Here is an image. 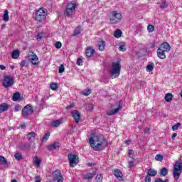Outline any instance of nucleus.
<instances>
[{"mask_svg": "<svg viewBox=\"0 0 182 182\" xmlns=\"http://www.w3.org/2000/svg\"><path fill=\"white\" fill-rule=\"evenodd\" d=\"M170 49H171V46L168 43L165 42L161 44L156 50L158 58L159 59H166V53H168Z\"/></svg>", "mask_w": 182, "mask_h": 182, "instance_id": "f03ea898", "label": "nucleus"}, {"mask_svg": "<svg viewBox=\"0 0 182 182\" xmlns=\"http://www.w3.org/2000/svg\"><path fill=\"white\" fill-rule=\"evenodd\" d=\"M96 182H102L103 181V176L101 174L97 175L95 177Z\"/></svg>", "mask_w": 182, "mask_h": 182, "instance_id": "e433bc0d", "label": "nucleus"}, {"mask_svg": "<svg viewBox=\"0 0 182 182\" xmlns=\"http://www.w3.org/2000/svg\"><path fill=\"white\" fill-rule=\"evenodd\" d=\"M25 65H26V61L23 60V61H21L20 66H21V68H23V66H25Z\"/></svg>", "mask_w": 182, "mask_h": 182, "instance_id": "6e6d98bb", "label": "nucleus"}, {"mask_svg": "<svg viewBox=\"0 0 182 182\" xmlns=\"http://www.w3.org/2000/svg\"><path fill=\"white\" fill-rule=\"evenodd\" d=\"M144 132L146 134H150V128H146Z\"/></svg>", "mask_w": 182, "mask_h": 182, "instance_id": "4d7b16f0", "label": "nucleus"}, {"mask_svg": "<svg viewBox=\"0 0 182 182\" xmlns=\"http://www.w3.org/2000/svg\"><path fill=\"white\" fill-rule=\"evenodd\" d=\"M21 99V94L19 92H15L13 94L12 100L13 102H18Z\"/></svg>", "mask_w": 182, "mask_h": 182, "instance_id": "b1692460", "label": "nucleus"}, {"mask_svg": "<svg viewBox=\"0 0 182 182\" xmlns=\"http://www.w3.org/2000/svg\"><path fill=\"white\" fill-rule=\"evenodd\" d=\"M28 59L31 60L32 65H38V63H39V58H38V55L33 52H31V53L28 55Z\"/></svg>", "mask_w": 182, "mask_h": 182, "instance_id": "f8f14e48", "label": "nucleus"}, {"mask_svg": "<svg viewBox=\"0 0 182 182\" xmlns=\"http://www.w3.org/2000/svg\"><path fill=\"white\" fill-rule=\"evenodd\" d=\"M71 114L75 122V123H79L80 120V114L79 113V111L77 110H74L71 112Z\"/></svg>", "mask_w": 182, "mask_h": 182, "instance_id": "4468645a", "label": "nucleus"}, {"mask_svg": "<svg viewBox=\"0 0 182 182\" xmlns=\"http://www.w3.org/2000/svg\"><path fill=\"white\" fill-rule=\"evenodd\" d=\"M167 6H168V4H167V1H166L165 0H163L161 1V4L160 5V8L161 9H164V8H167Z\"/></svg>", "mask_w": 182, "mask_h": 182, "instance_id": "72a5a7b5", "label": "nucleus"}, {"mask_svg": "<svg viewBox=\"0 0 182 182\" xmlns=\"http://www.w3.org/2000/svg\"><path fill=\"white\" fill-rule=\"evenodd\" d=\"M14 84L15 79H14V77L10 75H4L2 82V85L4 86V87H6V89H8V87H12Z\"/></svg>", "mask_w": 182, "mask_h": 182, "instance_id": "6e6552de", "label": "nucleus"}, {"mask_svg": "<svg viewBox=\"0 0 182 182\" xmlns=\"http://www.w3.org/2000/svg\"><path fill=\"white\" fill-rule=\"evenodd\" d=\"M114 175L118 180H123V173L120 169H114Z\"/></svg>", "mask_w": 182, "mask_h": 182, "instance_id": "dca6fc26", "label": "nucleus"}, {"mask_svg": "<svg viewBox=\"0 0 182 182\" xmlns=\"http://www.w3.org/2000/svg\"><path fill=\"white\" fill-rule=\"evenodd\" d=\"M133 166H134V161H131L129 162V168H133Z\"/></svg>", "mask_w": 182, "mask_h": 182, "instance_id": "8fccbe9b", "label": "nucleus"}, {"mask_svg": "<svg viewBox=\"0 0 182 182\" xmlns=\"http://www.w3.org/2000/svg\"><path fill=\"white\" fill-rule=\"evenodd\" d=\"M22 109V107H21V105H16L14 107V110L15 112H20V110Z\"/></svg>", "mask_w": 182, "mask_h": 182, "instance_id": "09e8293b", "label": "nucleus"}, {"mask_svg": "<svg viewBox=\"0 0 182 182\" xmlns=\"http://www.w3.org/2000/svg\"><path fill=\"white\" fill-rule=\"evenodd\" d=\"M95 53V49L92 47H89L85 50V55L87 58H92V55Z\"/></svg>", "mask_w": 182, "mask_h": 182, "instance_id": "f3484780", "label": "nucleus"}, {"mask_svg": "<svg viewBox=\"0 0 182 182\" xmlns=\"http://www.w3.org/2000/svg\"><path fill=\"white\" fill-rule=\"evenodd\" d=\"M159 174L161 176H162L163 177H166V176H167V174H168V169H167V168H166V167L162 168L161 169Z\"/></svg>", "mask_w": 182, "mask_h": 182, "instance_id": "a878e982", "label": "nucleus"}, {"mask_svg": "<svg viewBox=\"0 0 182 182\" xmlns=\"http://www.w3.org/2000/svg\"><path fill=\"white\" fill-rule=\"evenodd\" d=\"M90 93H91L90 89H86L81 92V94L83 95V96H89Z\"/></svg>", "mask_w": 182, "mask_h": 182, "instance_id": "4c0bfd02", "label": "nucleus"}, {"mask_svg": "<svg viewBox=\"0 0 182 182\" xmlns=\"http://www.w3.org/2000/svg\"><path fill=\"white\" fill-rule=\"evenodd\" d=\"M180 126H181V124L180 122H178L176 124L172 127V130H173V132H175L176 130H178V127H180Z\"/></svg>", "mask_w": 182, "mask_h": 182, "instance_id": "37998d69", "label": "nucleus"}, {"mask_svg": "<svg viewBox=\"0 0 182 182\" xmlns=\"http://www.w3.org/2000/svg\"><path fill=\"white\" fill-rule=\"evenodd\" d=\"M105 45H106V42H105V41L102 40L98 44L99 50H105Z\"/></svg>", "mask_w": 182, "mask_h": 182, "instance_id": "2f4dec72", "label": "nucleus"}, {"mask_svg": "<svg viewBox=\"0 0 182 182\" xmlns=\"http://www.w3.org/2000/svg\"><path fill=\"white\" fill-rule=\"evenodd\" d=\"M68 161L70 164V167H75V166H77L79 164V156L77 155H75L73 154H68Z\"/></svg>", "mask_w": 182, "mask_h": 182, "instance_id": "1a4fd4ad", "label": "nucleus"}, {"mask_svg": "<svg viewBox=\"0 0 182 182\" xmlns=\"http://www.w3.org/2000/svg\"><path fill=\"white\" fill-rule=\"evenodd\" d=\"M73 107H75V104H71V105L67 106L66 109H73Z\"/></svg>", "mask_w": 182, "mask_h": 182, "instance_id": "864d4df0", "label": "nucleus"}, {"mask_svg": "<svg viewBox=\"0 0 182 182\" xmlns=\"http://www.w3.org/2000/svg\"><path fill=\"white\" fill-rule=\"evenodd\" d=\"M56 49H60L62 48V43L60 41H57L55 43Z\"/></svg>", "mask_w": 182, "mask_h": 182, "instance_id": "de8ad7c7", "label": "nucleus"}, {"mask_svg": "<svg viewBox=\"0 0 182 182\" xmlns=\"http://www.w3.org/2000/svg\"><path fill=\"white\" fill-rule=\"evenodd\" d=\"M147 174L150 177H156L157 176V171L154 168H149L147 171Z\"/></svg>", "mask_w": 182, "mask_h": 182, "instance_id": "aec40b11", "label": "nucleus"}, {"mask_svg": "<svg viewBox=\"0 0 182 182\" xmlns=\"http://www.w3.org/2000/svg\"><path fill=\"white\" fill-rule=\"evenodd\" d=\"M168 179H166L165 181H163L161 178H156L154 181V182H168Z\"/></svg>", "mask_w": 182, "mask_h": 182, "instance_id": "49530a36", "label": "nucleus"}, {"mask_svg": "<svg viewBox=\"0 0 182 182\" xmlns=\"http://www.w3.org/2000/svg\"><path fill=\"white\" fill-rule=\"evenodd\" d=\"M49 136H50V133L48 132L45 134V135L43 136L42 143H45V141H48V139H49Z\"/></svg>", "mask_w": 182, "mask_h": 182, "instance_id": "c9c22d12", "label": "nucleus"}, {"mask_svg": "<svg viewBox=\"0 0 182 182\" xmlns=\"http://www.w3.org/2000/svg\"><path fill=\"white\" fill-rule=\"evenodd\" d=\"M14 158L16 160H18V161L23 160V156H22V154L20 152H16L14 154Z\"/></svg>", "mask_w": 182, "mask_h": 182, "instance_id": "c756f323", "label": "nucleus"}, {"mask_svg": "<svg viewBox=\"0 0 182 182\" xmlns=\"http://www.w3.org/2000/svg\"><path fill=\"white\" fill-rule=\"evenodd\" d=\"M153 69H154V64H149L146 66L147 72H153Z\"/></svg>", "mask_w": 182, "mask_h": 182, "instance_id": "58836bf2", "label": "nucleus"}, {"mask_svg": "<svg viewBox=\"0 0 182 182\" xmlns=\"http://www.w3.org/2000/svg\"><path fill=\"white\" fill-rule=\"evenodd\" d=\"M35 178H36V182H41V181H42V179L41 178L40 176H36Z\"/></svg>", "mask_w": 182, "mask_h": 182, "instance_id": "603ef678", "label": "nucleus"}, {"mask_svg": "<svg viewBox=\"0 0 182 182\" xmlns=\"http://www.w3.org/2000/svg\"><path fill=\"white\" fill-rule=\"evenodd\" d=\"M122 109V100L119 101L118 107L107 112V116H113V114H116V113H119V111Z\"/></svg>", "mask_w": 182, "mask_h": 182, "instance_id": "ddd939ff", "label": "nucleus"}, {"mask_svg": "<svg viewBox=\"0 0 182 182\" xmlns=\"http://www.w3.org/2000/svg\"><path fill=\"white\" fill-rule=\"evenodd\" d=\"M59 142H54L48 146H47V149L49 151H52L53 150H59Z\"/></svg>", "mask_w": 182, "mask_h": 182, "instance_id": "2eb2a0df", "label": "nucleus"}, {"mask_svg": "<svg viewBox=\"0 0 182 182\" xmlns=\"http://www.w3.org/2000/svg\"><path fill=\"white\" fill-rule=\"evenodd\" d=\"M109 17L111 23L114 25L116 23H119V22L122 21V14L117 13V11H111Z\"/></svg>", "mask_w": 182, "mask_h": 182, "instance_id": "0eeeda50", "label": "nucleus"}, {"mask_svg": "<svg viewBox=\"0 0 182 182\" xmlns=\"http://www.w3.org/2000/svg\"><path fill=\"white\" fill-rule=\"evenodd\" d=\"M32 113H33V107L31 105H27L22 109V116L24 119H28V116H31Z\"/></svg>", "mask_w": 182, "mask_h": 182, "instance_id": "9d476101", "label": "nucleus"}, {"mask_svg": "<svg viewBox=\"0 0 182 182\" xmlns=\"http://www.w3.org/2000/svg\"><path fill=\"white\" fill-rule=\"evenodd\" d=\"M54 177L53 179L50 180V182H63V176H62V173L60 171H55Z\"/></svg>", "mask_w": 182, "mask_h": 182, "instance_id": "9b49d317", "label": "nucleus"}, {"mask_svg": "<svg viewBox=\"0 0 182 182\" xmlns=\"http://www.w3.org/2000/svg\"><path fill=\"white\" fill-rule=\"evenodd\" d=\"M147 31L150 33H151V32H154V26H153L151 24L149 25L147 27Z\"/></svg>", "mask_w": 182, "mask_h": 182, "instance_id": "79ce46f5", "label": "nucleus"}, {"mask_svg": "<svg viewBox=\"0 0 182 182\" xmlns=\"http://www.w3.org/2000/svg\"><path fill=\"white\" fill-rule=\"evenodd\" d=\"M163 159H164V156L160 154L155 156V160H156V161H163Z\"/></svg>", "mask_w": 182, "mask_h": 182, "instance_id": "f704fd0d", "label": "nucleus"}, {"mask_svg": "<svg viewBox=\"0 0 182 182\" xmlns=\"http://www.w3.org/2000/svg\"><path fill=\"white\" fill-rule=\"evenodd\" d=\"M76 6L77 5L75 1H72L71 2L68 3L64 11V15L68 18H70V16H73V14H75L76 11Z\"/></svg>", "mask_w": 182, "mask_h": 182, "instance_id": "423d86ee", "label": "nucleus"}, {"mask_svg": "<svg viewBox=\"0 0 182 182\" xmlns=\"http://www.w3.org/2000/svg\"><path fill=\"white\" fill-rule=\"evenodd\" d=\"M46 15L48 14L45 11V9L42 7L36 10V12L33 14V18L37 22H43L46 19Z\"/></svg>", "mask_w": 182, "mask_h": 182, "instance_id": "20e7f679", "label": "nucleus"}, {"mask_svg": "<svg viewBox=\"0 0 182 182\" xmlns=\"http://www.w3.org/2000/svg\"><path fill=\"white\" fill-rule=\"evenodd\" d=\"M176 137H177V133H173L172 135V140H174V139H176Z\"/></svg>", "mask_w": 182, "mask_h": 182, "instance_id": "e2e57ef3", "label": "nucleus"}, {"mask_svg": "<svg viewBox=\"0 0 182 182\" xmlns=\"http://www.w3.org/2000/svg\"><path fill=\"white\" fill-rule=\"evenodd\" d=\"M9 109V105L5 102L1 103L0 105V113H3V112H6Z\"/></svg>", "mask_w": 182, "mask_h": 182, "instance_id": "6ab92c4d", "label": "nucleus"}, {"mask_svg": "<svg viewBox=\"0 0 182 182\" xmlns=\"http://www.w3.org/2000/svg\"><path fill=\"white\" fill-rule=\"evenodd\" d=\"M19 50H15L11 53V58L12 59H18L19 58Z\"/></svg>", "mask_w": 182, "mask_h": 182, "instance_id": "cd10ccee", "label": "nucleus"}, {"mask_svg": "<svg viewBox=\"0 0 182 182\" xmlns=\"http://www.w3.org/2000/svg\"><path fill=\"white\" fill-rule=\"evenodd\" d=\"M60 124H62V120L60 119L53 120L51 122V126H53V127H59Z\"/></svg>", "mask_w": 182, "mask_h": 182, "instance_id": "4be33fe9", "label": "nucleus"}, {"mask_svg": "<svg viewBox=\"0 0 182 182\" xmlns=\"http://www.w3.org/2000/svg\"><path fill=\"white\" fill-rule=\"evenodd\" d=\"M82 58H77V65H78V66H80V64L82 63Z\"/></svg>", "mask_w": 182, "mask_h": 182, "instance_id": "5fc2aeb1", "label": "nucleus"}, {"mask_svg": "<svg viewBox=\"0 0 182 182\" xmlns=\"http://www.w3.org/2000/svg\"><path fill=\"white\" fill-rule=\"evenodd\" d=\"M122 35H123V32L120 29H117L114 31V36L115 38H122Z\"/></svg>", "mask_w": 182, "mask_h": 182, "instance_id": "c85d7f7f", "label": "nucleus"}, {"mask_svg": "<svg viewBox=\"0 0 182 182\" xmlns=\"http://www.w3.org/2000/svg\"><path fill=\"white\" fill-rule=\"evenodd\" d=\"M132 143V141L131 140H127L125 141V144H127V146L130 145Z\"/></svg>", "mask_w": 182, "mask_h": 182, "instance_id": "680f3d73", "label": "nucleus"}, {"mask_svg": "<svg viewBox=\"0 0 182 182\" xmlns=\"http://www.w3.org/2000/svg\"><path fill=\"white\" fill-rule=\"evenodd\" d=\"M20 127H21V129H26V124H23L20 125Z\"/></svg>", "mask_w": 182, "mask_h": 182, "instance_id": "69168bd1", "label": "nucleus"}, {"mask_svg": "<svg viewBox=\"0 0 182 182\" xmlns=\"http://www.w3.org/2000/svg\"><path fill=\"white\" fill-rule=\"evenodd\" d=\"M65 72V65L63 64H61L58 69V73H63Z\"/></svg>", "mask_w": 182, "mask_h": 182, "instance_id": "a18cd8bd", "label": "nucleus"}, {"mask_svg": "<svg viewBox=\"0 0 182 182\" xmlns=\"http://www.w3.org/2000/svg\"><path fill=\"white\" fill-rule=\"evenodd\" d=\"M28 141H33L35 140V137H36V133L35 132H29L27 135Z\"/></svg>", "mask_w": 182, "mask_h": 182, "instance_id": "412c9836", "label": "nucleus"}, {"mask_svg": "<svg viewBox=\"0 0 182 182\" xmlns=\"http://www.w3.org/2000/svg\"><path fill=\"white\" fill-rule=\"evenodd\" d=\"M182 173V162L181 160H178L175 161L173 168V176L174 180H178L180 178V176H181Z\"/></svg>", "mask_w": 182, "mask_h": 182, "instance_id": "39448f33", "label": "nucleus"}, {"mask_svg": "<svg viewBox=\"0 0 182 182\" xmlns=\"http://www.w3.org/2000/svg\"><path fill=\"white\" fill-rule=\"evenodd\" d=\"M34 159V164H36V167H41V163H42V161L38 156H35Z\"/></svg>", "mask_w": 182, "mask_h": 182, "instance_id": "473e14b6", "label": "nucleus"}, {"mask_svg": "<svg viewBox=\"0 0 182 182\" xmlns=\"http://www.w3.org/2000/svg\"><path fill=\"white\" fill-rule=\"evenodd\" d=\"M0 69L1 70H5V69H6V67H5V65H0Z\"/></svg>", "mask_w": 182, "mask_h": 182, "instance_id": "052dcab7", "label": "nucleus"}, {"mask_svg": "<svg viewBox=\"0 0 182 182\" xmlns=\"http://www.w3.org/2000/svg\"><path fill=\"white\" fill-rule=\"evenodd\" d=\"M89 144L95 151H99L102 147H107L109 145L103 135L95 136L94 138L93 136L90 137Z\"/></svg>", "mask_w": 182, "mask_h": 182, "instance_id": "f257e3e1", "label": "nucleus"}, {"mask_svg": "<svg viewBox=\"0 0 182 182\" xmlns=\"http://www.w3.org/2000/svg\"><path fill=\"white\" fill-rule=\"evenodd\" d=\"M164 99L166 102H171V100H173V94L171 93L166 94Z\"/></svg>", "mask_w": 182, "mask_h": 182, "instance_id": "7c9ffc66", "label": "nucleus"}, {"mask_svg": "<svg viewBox=\"0 0 182 182\" xmlns=\"http://www.w3.org/2000/svg\"><path fill=\"white\" fill-rule=\"evenodd\" d=\"M80 28H77L74 30L73 36H77L78 35H80Z\"/></svg>", "mask_w": 182, "mask_h": 182, "instance_id": "a19ab883", "label": "nucleus"}, {"mask_svg": "<svg viewBox=\"0 0 182 182\" xmlns=\"http://www.w3.org/2000/svg\"><path fill=\"white\" fill-rule=\"evenodd\" d=\"M151 178H150V176H145V182H151Z\"/></svg>", "mask_w": 182, "mask_h": 182, "instance_id": "3c124183", "label": "nucleus"}, {"mask_svg": "<svg viewBox=\"0 0 182 182\" xmlns=\"http://www.w3.org/2000/svg\"><path fill=\"white\" fill-rule=\"evenodd\" d=\"M72 133H73V129H70L67 132V134H72Z\"/></svg>", "mask_w": 182, "mask_h": 182, "instance_id": "774afa93", "label": "nucleus"}, {"mask_svg": "<svg viewBox=\"0 0 182 182\" xmlns=\"http://www.w3.org/2000/svg\"><path fill=\"white\" fill-rule=\"evenodd\" d=\"M18 149L20 150H28V149H31V144H28V143H25V144H21L20 145L18 146Z\"/></svg>", "mask_w": 182, "mask_h": 182, "instance_id": "a211bd4d", "label": "nucleus"}, {"mask_svg": "<svg viewBox=\"0 0 182 182\" xmlns=\"http://www.w3.org/2000/svg\"><path fill=\"white\" fill-rule=\"evenodd\" d=\"M3 21L5 22H8V21H9V11H8V10L4 11V14L3 15Z\"/></svg>", "mask_w": 182, "mask_h": 182, "instance_id": "bb28decb", "label": "nucleus"}, {"mask_svg": "<svg viewBox=\"0 0 182 182\" xmlns=\"http://www.w3.org/2000/svg\"><path fill=\"white\" fill-rule=\"evenodd\" d=\"M122 69V65H120L119 63H112V68L109 71V76L111 79H116V77H119L120 75V70Z\"/></svg>", "mask_w": 182, "mask_h": 182, "instance_id": "7ed1b4c3", "label": "nucleus"}, {"mask_svg": "<svg viewBox=\"0 0 182 182\" xmlns=\"http://www.w3.org/2000/svg\"><path fill=\"white\" fill-rule=\"evenodd\" d=\"M58 87H59L58 86V83L55 82H52L50 85V89L51 90H56L58 89Z\"/></svg>", "mask_w": 182, "mask_h": 182, "instance_id": "ea45409f", "label": "nucleus"}, {"mask_svg": "<svg viewBox=\"0 0 182 182\" xmlns=\"http://www.w3.org/2000/svg\"><path fill=\"white\" fill-rule=\"evenodd\" d=\"M119 50L121 52H126V46L124 44L119 45Z\"/></svg>", "mask_w": 182, "mask_h": 182, "instance_id": "c03bdc74", "label": "nucleus"}, {"mask_svg": "<svg viewBox=\"0 0 182 182\" xmlns=\"http://www.w3.org/2000/svg\"><path fill=\"white\" fill-rule=\"evenodd\" d=\"M0 166H8V161L4 156L0 155Z\"/></svg>", "mask_w": 182, "mask_h": 182, "instance_id": "393cba45", "label": "nucleus"}, {"mask_svg": "<svg viewBox=\"0 0 182 182\" xmlns=\"http://www.w3.org/2000/svg\"><path fill=\"white\" fill-rule=\"evenodd\" d=\"M155 46H156V45L154 44V43H151V45H150V48H151V49H153Z\"/></svg>", "mask_w": 182, "mask_h": 182, "instance_id": "338daca9", "label": "nucleus"}, {"mask_svg": "<svg viewBox=\"0 0 182 182\" xmlns=\"http://www.w3.org/2000/svg\"><path fill=\"white\" fill-rule=\"evenodd\" d=\"M36 39L37 41H41L42 39V36L41 34H37Z\"/></svg>", "mask_w": 182, "mask_h": 182, "instance_id": "13d9d810", "label": "nucleus"}, {"mask_svg": "<svg viewBox=\"0 0 182 182\" xmlns=\"http://www.w3.org/2000/svg\"><path fill=\"white\" fill-rule=\"evenodd\" d=\"M128 154L129 156H132V154H134V151H133L132 149H129V152H128Z\"/></svg>", "mask_w": 182, "mask_h": 182, "instance_id": "bf43d9fd", "label": "nucleus"}, {"mask_svg": "<svg viewBox=\"0 0 182 182\" xmlns=\"http://www.w3.org/2000/svg\"><path fill=\"white\" fill-rule=\"evenodd\" d=\"M93 109V105H90L88 106V110H92Z\"/></svg>", "mask_w": 182, "mask_h": 182, "instance_id": "0e129e2a", "label": "nucleus"}, {"mask_svg": "<svg viewBox=\"0 0 182 182\" xmlns=\"http://www.w3.org/2000/svg\"><path fill=\"white\" fill-rule=\"evenodd\" d=\"M96 176L95 173H88L84 176V180H92Z\"/></svg>", "mask_w": 182, "mask_h": 182, "instance_id": "5701e85b", "label": "nucleus"}]
</instances>
